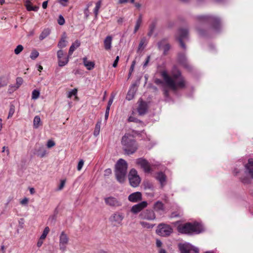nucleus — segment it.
I'll use <instances>...</instances> for the list:
<instances>
[{"label":"nucleus","mask_w":253,"mask_h":253,"mask_svg":"<svg viewBox=\"0 0 253 253\" xmlns=\"http://www.w3.org/2000/svg\"><path fill=\"white\" fill-rule=\"evenodd\" d=\"M161 75L167 85L174 91L178 88H182L185 86L184 81L181 76V72L178 70L173 71L172 74L173 79L169 76L166 71H162Z\"/></svg>","instance_id":"nucleus-1"},{"label":"nucleus","mask_w":253,"mask_h":253,"mask_svg":"<svg viewBox=\"0 0 253 253\" xmlns=\"http://www.w3.org/2000/svg\"><path fill=\"white\" fill-rule=\"evenodd\" d=\"M177 228L179 233L189 235L199 234L204 231L203 225L197 222L180 224Z\"/></svg>","instance_id":"nucleus-2"},{"label":"nucleus","mask_w":253,"mask_h":253,"mask_svg":"<svg viewBox=\"0 0 253 253\" xmlns=\"http://www.w3.org/2000/svg\"><path fill=\"white\" fill-rule=\"evenodd\" d=\"M121 143L123 150L127 155L133 154L137 149V144L133 135L129 133H126L123 136Z\"/></svg>","instance_id":"nucleus-3"},{"label":"nucleus","mask_w":253,"mask_h":253,"mask_svg":"<svg viewBox=\"0 0 253 253\" xmlns=\"http://www.w3.org/2000/svg\"><path fill=\"white\" fill-rule=\"evenodd\" d=\"M127 169L126 162L123 159H120L115 165V175L117 180L120 183H123L126 179Z\"/></svg>","instance_id":"nucleus-4"},{"label":"nucleus","mask_w":253,"mask_h":253,"mask_svg":"<svg viewBox=\"0 0 253 253\" xmlns=\"http://www.w3.org/2000/svg\"><path fill=\"white\" fill-rule=\"evenodd\" d=\"M198 21L201 23L211 24L215 33H218L221 27L220 19L212 15H199L197 17Z\"/></svg>","instance_id":"nucleus-5"},{"label":"nucleus","mask_w":253,"mask_h":253,"mask_svg":"<svg viewBox=\"0 0 253 253\" xmlns=\"http://www.w3.org/2000/svg\"><path fill=\"white\" fill-rule=\"evenodd\" d=\"M245 176L240 177L241 181L244 184L251 183V178L253 179V158L248 159V163L244 166Z\"/></svg>","instance_id":"nucleus-6"},{"label":"nucleus","mask_w":253,"mask_h":253,"mask_svg":"<svg viewBox=\"0 0 253 253\" xmlns=\"http://www.w3.org/2000/svg\"><path fill=\"white\" fill-rule=\"evenodd\" d=\"M188 38V30L186 28H180L176 35V39L179 42L180 46L184 49H186V45L183 42L184 40Z\"/></svg>","instance_id":"nucleus-7"},{"label":"nucleus","mask_w":253,"mask_h":253,"mask_svg":"<svg viewBox=\"0 0 253 253\" xmlns=\"http://www.w3.org/2000/svg\"><path fill=\"white\" fill-rule=\"evenodd\" d=\"M128 179L130 185L133 187H137L141 181V179L134 169H132L128 174Z\"/></svg>","instance_id":"nucleus-8"},{"label":"nucleus","mask_w":253,"mask_h":253,"mask_svg":"<svg viewBox=\"0 0 253 253\" xmlns=\"http://www.w3.org/2000/svg\"><path fill=\"white\" fill-rule=\"evenodd\" d=\"M172 231V228L170 225L164 223L160 224L156 230L158 235L163 237L169 236Z\"/></svg>","instance_id":"nucleus-9"},{"label":"nucleus","mask_w":253,"mask_h":253,"mask_svg":"<svg viewBox=\"0 0 253 253\" xmlns=\"http://www.w3.org/2000/svg\"><path fill=\"white\" fill-rule=\"evenodd\" d=\"M178 247L181 253H191L192 251L199 253V249L189 243L179 244Z\"/></svg>","instance_id":"nucleus-10"},{"label":"nucleus","mask_w":253,"mask_h":253,"mask_svg":"<svg viewBox=\"0 0 253 253\" xmlns=\"http://www.w3.org/2000/svg\"><path fill=\"white\" fill-rule=\"evenodd\" d=\"M104 202L106 205L111 207H119L122 205V202L119 199L113 196L105 198Z\"/></svg>","instance_id":"nucleus-11"},{"label":"nucleus","mask_w":253,"mask_h":253,"mask_svg":"<svg viewBox=\"0 0 253 253\" xmlns=\"http://www.w3.org/2000/svg\"><path fill=\"white\" fill-rule=\"evenodd\" d=\"M139 217L142 219L153 220L156 218V215L153 210H146L141 212Z\"/></svg>","instance_id":"nucleus-12"},{"label":"nucleus","mask_w":253,"mask_h":253,"mask_svg":"<svg viewBox=\"0 0 253 253\" xmlns=\"http://www.w3.org/2000/svg\"><path fill=\"white\" fill-rule=\"evenodd\" d=\"M57 56L59 66L63 67L68 63L69 58L64 53V51L60 49L57 51Z\"/></svg>","instance_id":"nucleus-13"},{"label":"nucleus","mask_w":253,"mask_h":253,"mask_svg":"<svg viewBox=\"0 0 253 253\" xmlns=\"http://www.w3.org/2000/svg\"><path fill=\"white\" fill-rule=\"evenodd\" d=\"M136 163L140 166L145 173H149L152 169L149 162L145 159L140 158L136 159Z\"/></svg>","instance_id":"nucleus-14"},{"label":"nucleus","mask_w":253,"mask_h":253,"mask_svg":"<svg viewBox=\"0 0 253 253\" xmlns=\"http://www.w3.org/2000/svg\"><path fill=\"white\" fill-rule=\"evenodd\" d=\"M69 242V238L67 235L62 231L59 237V248L62 252H65L66 250V246Z\"/></svg>","instance_id":"nucleus-15"},{"label":"nucleus","mask_w":253,"mask_h":253,"mask_svg":"<svg viewBox=\"0 0 253 253\" xmlns=\"http://www.w3.org/2000/svg\"><path fill=\"white\" fill-rule=\"evenodd\" d=\"M147 205L148 203L146 201L141 202L138 204L133 205L130 209V211L134 214L138 213L147 207Z\"/></svg>","instance_id":"nucleus-16"},{"label":"nucleus","mask_w":253,"mask_h":253,"mask_svg":"<svg viewBox=\"0 0 253 253\" xmlns=\"http://www.w3.org/2000/svg\"><path fill=\"white\" fill-rule=\"evenodd\" d=\"M142 199V194L140 192H135L130 194L128 197L129 201L132 203H137Z\"/></svg>","instance_id":"nucleus-17"},{"label":"nucleus","mask_w":253,"mask_h":253,"mask_svg":"<svg viewBox=\"0 0 253 253\" xmlns=\"http://www.w3.org/2000/svg\"><path fill=\"white\" fill-rule=\"evenodd\" d=\"M158 46L159 49L163 48L164 54L166 55L170 49V46L167 42V39H164L158 43Z\"/></svg>","instance_id":"nucleus-18"},{"label":"nucleus","mask_w":253,"mask_h":253,"mask_svg":"<svg viewBox=\"0 0 253 253\" xmlns=\"http://www.w3.org/2000/svg\"><path fill=\"white\" fill-rule=\"evenodd\" d=\"M148 110L147 104L146 102L141 100L139 101L137 112L139 115H143L146 113Z\"/></svg>","instance_id":"nucleus-19"},{"label":"nucleus","mask_w":253,"mask_h":253,"mask_svg":"<svg viewBox=\"0 0 253 253\" xmlns=\"http://www.w3.org/2000/svg\"><path fill=\"white\" fill-rule=\"evenodd\" d=\"M156 179L159 181L162 188L166 184L167 176L163 172H159L156 174Z\"/></svg>","instance_id":"nucleus-20"},{"label":"nucleus","mask_w":253,"mask_h":253,"mask_svg":"<svg viewBox=\"0 0 253 253\" xmlns=\"http://www.w3.org/2000/svg\"><path fill=\"white\" fill-rule=\"evenodd\" d=\"M123 218L124 216L122 213L116 212L110 217V219L112 222H115L117 224H121Z\"/></svg>","instance_id":"nucleus-21"},{"label":"nucleus","mask_w":253,"mask_h":253,"mask_svg":"<svg viewBox=\"0 0 253 253\" xmlns=\"http://www.w3.org/2000/svg\"><path fill=\"white\" fill-rule=\"evenodd\" d=\"M153 208L156 212H159L161 214L164 211L165 209L164 204L160 201H158L155 202Z\"/></svg>","instance_id":"nucleus-22"},{"label":"nucleus","mask_w":253,"mask_h":253,"mask_svg":"<svg viewBox=\"0 0 253 253\" xmlns=\"http://www.w3.org/2000/svg\"><path fill=\"white\" fill-rule=\"evenodd\" d=\"M157 24V21L156 19L153 20L149 25V31L147 33V36L149 37H151L156 29Z\"/></svg>","instance_id":"nucleus-23"},{"label":"nucleus","mask_w":253,"mask_h":253,"mask_svg":"<svg viewBox=\"0 0 253 253\" xmlns=\"http://www.w3.org/2000/svg\"><path fill=\"white\" fill-rule=\"evenodd\" d=\"M16 85L9 86V88L8 90L10 92H12L14 90H15L16 89H18L19 87V86L22 84L23 80L22 78L17 77L16 78Z\"/></svg>","instance_id":"nucleus-24"},{"label":"nucleus","mask_w":253,"mask_h":253,"mask_svg":"<svg viewBox=\"0 0 253 253\" xmlns=\"http://www.w3.org/2000/svg\"><path fill=\"white\" fill-rule=\"evenodd\" d=\"M178 59L179 62L185 68L187 69L190 68V66L187 62L186 58L185 55L183 53H180L178 54Z\"/></svg>","instance_id":"nucleus-25"},{"label":"nucleus","mask_w":253,"mask_h":253,"mask_svg":"<svg viewBox=\"0 0 253 253\" xmlns=\"http://www.w3.org/2000/svg\"><path fill=\"white\" fill-rule=\"evenodd\" d=\"M112 37L110 36H108L106 37L104 41V48L106 50H109L112 47Z\"/></svg>","instance_id":"nucleus-26"},{"label":"nucleus","mask_w":253,"mask_h":253,"mask_svg":"<svg viewBox=\"0 0 253 253\" xmlns=\"http://www.w3.org/2000/svg\"><path fill=\"white\" fill-rule=\"evenodd\" d=\"M83 60L84 66L87 70H91L94 68L95 64L93 62L88 61L86 57H84Z\"/></svg>","instance_id":"nucleus-27"},{"label":"nucleus","mask_w":253,"mask_h":253,"mask_svg":"<svg viewBox=\"0 0 253 253\" xmlns=\"http://www.w3.org/2000/svg\"><path fill=\"white\" fill-rule=\"evenodd\" d=\"M80 44L81 42L79 40H76L74 43H73L70 47L68 56H71L73 52L77 48L80 46Z\"/></svg>","instance_id":"nucleus-28"},{"label":"nucleus","mask_w":253,"mask_h":253,"mask_svg":"<svg viewBox=\"0 0 253 253\" xmlns=\"http://www.w3.org/2000/svg\"><path fill=\"white\" fill-rule=\"evenodd\" d=\"M136 91L135 85L134 84H132L129 90H128L127 95L126 99L128 100H130L132 99L133 97L135 92Z\"/></svg>","instance_id":"nucleus-29"},{"label":"nucleus","mask_w":253,"mask_h":253,"mask_svg":"<svg viewBox=\"0 0 253 253\" xmlns=\"http://www.w3.org/2000/svg\"><path fill=\"white\" fill-rule=\"evenodd\" d=\"M25 6L28 11H37L39 9V7L37 6H32L30 0H26L25 1Z\"/></svg>","instance_id":"nucleus-30"},{"label":"nucleus","mask_w":253,"mask_h":253,"mask_svg":"<svg viewBox=\"0 0 253 253\" xmlns=\"http://www.w3.org/2000/svg\"><path fill=\"white\" fill-rule=\"evenodd\" d=\"M46 153V150L43 146H40L37 150V155L41 158L44 157Z\"/></svg>","instance_id":"nucleus-31"},{"label":"nucleus","mask_w":253,"mask_h":253,"mask_svg":"<svg viewBox=\"0 0 253 253\" xmlns=\"http://www.w3.org/2000/svg\"><path fill=\"white\" fill-rule=\"evenodd\" d=\"M42 125L41 118L39 116H36L33 121V127L38 128Z\"/></svg>","instance_id":"nucleus-32"},{"label":"nucleus","mask_w":253,"mask_h":253,"mask_svg":"<svg viewBox=\"0 0 253 253\" xmlns=\"http://www.w3.org/2000/svg\"><path fill=\"white\" fill-rule=\"evenodd\" d=\"M50 31L49 29H45L43 30V31L42 32L41 35H40L39 39L40 40H43L45 38H46L49 34Z\"/></svg>","instance_id":"nucleus-33"},{"label":"nucleus","mask_w":253,"mask_h":253,"mask_svg":"<svg viewBox=\"0 0 253 253\" xmlns=\"http://www.w3.org/2000/svg\"><path fill=\"white\" fill-rule=\"evenodd\" d=\"M148 42V41L146 37L142 38L139 44L138 49H140L141 48H144L147 44Z\"/></svg>","instance_id":"nucleus-34"},{"label":"nucleus","mask_w":253,"mask_h":253,"mask_svg":"<svg viewBox=\"0 0 253 253\" xmlns=\"http://www.w3.org/2000/svg\"><path fill=\"white\" fill-rule=\"evenodd\" d=\"M101 125V121H99L96 123L93 132V134L94 136H97V135H99Z\"/></svg>","instance_id":"nucleus-35"},{"label":"nucleus","mask_w":253,"mask_h":253,"mask_svg":"<svg viewBox=\"0 0 253 253\" xmlns=\"http://www.w3.org/2000/svg\"><path fill=\"white\" fill-rule=\"evenodd\" d=\"M66 37H62L58 43V47L62 48L65 47L67 45V42L65 40Z\"/></svg>","instance_id":"nucleus-36"},{"label":"nucleus","mask_w":253,"mask_h":253,"mask_svg":"<svg viewBox=\"0 0 253 253\" xmlns=\"http://www.w3.org/2000/svg\"><path fill=\"white\" fill-rule=\"evenodd\" d=\"M127 121L129 122H134L136 123L139 124L142 126L143 125V123L142 121L133 116L129 117L127 119Z\"/></svg>","instance_id":"nucleus-37"},{"label":"nucleus","mask_w":253,"mask_h":253,"mask_svg":"<svg viewBox=\"0 0 253 253\" xmlns=\"http://www.w3.org/2000/svg\"><path fill=\"white\" fill-rule=\"evenodd\" d=\"M8 83V79L7 77H0V87L6 85Z\"/></svg>","instance_id":"nucleus-38"},{"label":"nucleus","mask_w":253,"mask_h":253,"mask_svg":"<svg viewBox=\"0 0 253 253\" xmlns=\"http://www.w3.org/2000/svg\"><path fill=\"white\" fill-rule=\"evenodd\" d=\"M101 3L102 0H99L95 4V7L94 9V13L96 16L98 15L99 10L101 5Z\"/></svg>","instance_id":"nucleus-39"},{"label":"nucleus","mask_w":253,"mask_h":253,"mask_svg":"<svg viewBox=\"0 0 253 253\" xmlns=\"http://www.w3.org/2000/svg\"><path fill=\"white\" fill-rule=\"evenodd\" d=\"M14 112H15V106L13 104H11L10 105V108H9V110L7 119H9L10 118H11L14 114Z\"/></svg>","instance_id":"nucleus-40"},{"label":"nucleus","mask_w":253,"mask_h":253,"mask_svg":"<svg viewBox=\"0 0 253 253\" xmlns=\"http://www.w3.org/2000/svg\"><path fill=\"white\" fill-rule=\"evenodd\" d=\"M49 231V227L48 226L44 228V230H43L42 235L40 237L41 240H44L46 238V237L47 235L48 234Z\"/></svg>","instance_id":"nucleus-41"},{"label":"nucleus","mask_w":253,"mask_h":253,"mask_svg":"<svg viewBox=\"0 0 253 253\" xmlns=\"http://www.w3.org/2000/svg\"><path fill=\"white\" fill-rule=\"evenodd\" d=\"M140 224L143 227L148 229L152 228L154 227V225L145 221H140Z\"/></svg>","instance_id":"nucleus-42"},{"label":"nucleus","mask_w":253,"mask_h":253,"mask_svg":"<svg viewBox=\"0 0 253 253\" xmlns=\"http://www.w3.org/2000/svg\"><path fill=\"white\" fill-rule=\"evenodd\" d=\"M40 96V91L38 90L34 89L32 91V98L33 99L36 100L39 98Z\"/></svg>","instance_id":"nucleus-43"},{"label":"nucleus","mask_w":253,"mask_h":253,"mask_svg":"<svg viewBox=\"0 0 253 253\" xmlns=\"http://www.w3.org/2000/svg\"><path fill=\"white\" fill-rule=\"evenodd\" d=\"M39 52L36 50H33L31 53L30 57L32 59L35 60L39 56Z\"/></svg>","instance_id":"nucleus-44"},{"label":"nucleus","mask_w":253,"mask_h":253,"mask_svg":"<svg viewBox=\"0 0 253 253\" xmlns=\"http://www.w3.org/2000/svg\"><path fill=\"white\" fill-rule=\"evenodd\" d=\"M24 47L21 44L18 45L14 49V53L15 54L18 55L23 50Z\"/></svg>","instance_id":"nucleus-45"},{"label":"nucleus","mask_w":253,"mask_h":253,"mask_svg":"<svg viewBox=\"0 0 253 253\" xmlns=\"http://www.w3.org/2000/svg\"><path fill=\"white\" fill-rule=\"evenodd\" d=\"M58 23L60 25H63L65 23V19L61 15H60L58 17Z\"/></svg>","instance_id":"nucleus-46"},{"label":"nucleus","mask_w":253,"mask_h":253,"mask_svg":"<svg viewBox=\"0 0 253 253\" xmlns=\"http://www.w3.org/2000/svg\"><path fill=\"white\" fill-rule=\"evenodd\" d=\"M84 164V161L83 160H81L78 163V166H77V169L78 170L80 171L82 169L83 165Z\"/></svg>","instance_id":"nucleus-47"},{"label":"nucleus","mask_w":253,"mask_h":253,"mask_svg":"<svg viewBox=\"0 0 253 253\" xmlns=\"http://www.w3.org/2000/svg\"><path fill=\"white\" fill-rule=\"evenodd\" d=\"M55 145V142L52 140H49L47 142V147L49 148L53 147Z\"/></svg>","instance_id":"nucleus-48"},{"label":"nucleus","mask_w":253,"mask_h":253,"mask_svg":"<svg viewBox=\"0 0 253 253\" xmlns=\"http://www.w3.org/2000/svg\"><path fill=\"white\" fill-rule=\"evenodd\" d=\"M77 93V90L76 89H74L70 91L68 93V97H71L73 95H76Z\"/></svg>","instance_id":"nucleus-49"},{"label":"nucleus","mask_w":253,"mask_h":253,"mask_svg":"<svg viewBox=\"0 0 253 253\" xmlns=\"http://www.w3.org/2000/svg\"><path fill=\"white\" fill-rule=\"evenodd\" d=\"M65 184V180H62L61 181L60 185L58 188V190H61L63 189Z\"/></svg>","instance_id":"nucleus-50"},{"label":"nucleus","mask_w":253,"mask_h":253,"mask_svg":"<svg viewBox=\"0 0 253 253\" xmlns=\"http://www.w3.org/2000/svg\"><path fill=\"white\" fill-rule=\"evenodd\" d=\"M112 173V170L110 169H107L104 171V175L106 176H109Z\"/></svg>","instance_id":"nucleus-51"},{"label":"nucleus","mask_w":253,"mask_h":253,"mask_svg":"<svg viewBox=\"0 0 253 253\" xmlns=\"http://www.w3.org/2000/svg\"><path fill=\"white\" fill-rule=\"evenodd\" d=\"M119 56H117L115 60V61H114V63L113 64V67L115 68L117 66V65H118V61H119Z\"/></svg>","instance_id":"nucleus-52"},{"label":"nucleus","mask_w":253,"mask_h":253,"mask_svg":"<svg viewBox=\"0 0 253 253\" xmlns=\"http://www.w3.org/2000/svg\"><path fill=\"white\" fill-rule=\"evenodd\" d=\"M113 99H114V97L113 96H111L108 102V104H107V107H109V108H110V106L111 105H112V103H113Z\"/></svg>","instance_id":"nucleus-53"},{"label":"nucleus","mask_w":253,"mask_h":253,"mask_svg":"<svg viewBox=\"0 0 253 253\" xmlns=\"http://www.w3.org/2000/svg\"><path fill=\"white\" fill-rule=\"evenodd\" d=\"M110 108L109 107H106V111H105V120L106 121L109 116V113Z\"/></svg>","instance_id":"nucleus-54"},{"label":"nucleus","mask_w":253,"mask_h":253,"mask_svg":"<svg viewBox=\"0 0 253 253\" xmlns=\"http://www.w3.org/2000/svg\"><path fill=\"white\" fill-rule=\"evenodd\" d=\"M135 63V61H133L131 65V66L129 69V74L130 75H131V73L134 70Z\"/></svg>","instance_id":"nucleus-55"},{"label":"nucleus","mask_w":253,"mask_h":253,"mask_svg":"<svg viewBox=\"0 0 253 253\" xmlns=\"http://www.w3.org/2000/svg\"><path fill=\"white\" fill-rule=\"evenodd\" d=\"M163 91H164V94L165 97H166V98H168L169 96V91H168V89H167L166 88H164L163 89Z\"/></svg>","instance_id":"nucleus-56"},{"label":"nucleus","mask_w":253,"mask_h":253,"mask_svg":"<svg viewBox=\"0 0 253 253\" xmlns=\"http://www.w3.org/2000/svg\"><path fill=\"white\" fill-rule=\"evenodd\" d=\"M140 25V24L136 23L133 32L134 33H136L137 32L139 29Z\"/></svg>","instance_id":"nucleus-57"},{"label":"nucleus","mask_w":253,"mask_h":253,"mask_svg":"<svg viewBox=\"0 0 253 253\" xmlns=\"http://www.w3.org/2000/svg\"><path fill=\"white\" fill-rule=\"evenodd\" d=\"M28 202V199L27 198H24L21 201L20 203L22 205H27Z\"/></svg>","instance_id":"nucleus-58"},{"label":"nucleus","mask_w":253,"mask_h":253,"mask_svg":"<svg viewBox=\"0 0 253 253\" xmlns=\"http://www.w3.org/2000/svg\"><path fill=\"white\" fill-rule=\"evenodd\" d=\"M150 56H148L147 57V58H146L145 62L144 63L143 67H145L147 66L148 63H149V62L150 61Z\"/></svg>","instance_id":"nucleus-59"},{"label":"nucleus","mask_w":253,"mask_h":253,"mask_svg":"<svg viewBox=\"0 0 253 253\" xmlns=\"http://www.w3.org/2000/svg\"><path fill=\"white\" fill-rule=\"evenodd\" d=\"M68 1V0H59V2L63 6H66V3Z\"/></svg>","instance_id":"nucleus-60"},{"label":"nucleus","mask_w":253,"mask_h":253,"mask_svg":"<svg viewBox=\"0 0 253 253\" xmlns=\"http://www.w3.org/2000/svg\"><path fill=\"white\" fill-rule=\"evenodd\" d=\"M162 242L159 240H156V246L158 247H161L162 246Z\"/></svg>","instance_id":"nucleus-61"},{"label":"nucleus","mask_w":253,"mask_h":253,"mask_svg":"<svg viewBox=\"0 0 253 253\" xmlns=\"http://www.w3.org/2000/svg\"><path fill=\"white\" fill-rule=\"evenodd\" d=\"M240 172V170L237 168H235L233 170V173L235 175H237V174Z\"/></svg>","instance_id":"nucleus-62"},{"label":"nucleus","mask_w":253,"mask_h":253,"mask_svg":"<svg viewBox=\"0 0 253 253\" xmlns=\"http://www.w3.org/2000/svg\"><path fill=\"white\" fill-rule=\"evenodd\" d=\"M47 3H48L47 1H45L43 2V3L42 4V7L43 9L46 8V7L47 6Z\"/></svg>","instance_id":"nucleus-63"},{"label":"nucleus","mask_w":253,"mask_h":253,"mask_svg":"<svg viewBox=\"0 0 253 253\" xmlns=\"http://www.w3.org/2000/svg\"><path fill=\"white\" fill-rule=\"evenodd\" d=\"M137 23H138L139 24H141V23H142V16L141 15H140L138 18V19L136 21V22Z\"/></svg>","instance_id":"nucleus-64"}]
</instances>
